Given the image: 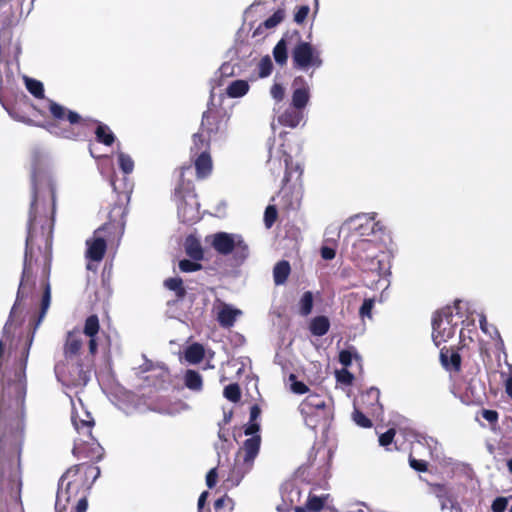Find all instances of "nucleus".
I'll list each match as a JSON object with an SVG mask.
<instances>
[{
	"label": "nucleus",
	"instance_id": "bb28decb",
	"mask_svg": "<svg viewBox=\"0 0 512 512\" xmlns=\"http://www.w3.org/2000/svg\"><path fill=\"white\" fill-rule=\"evenodd\" d=\"M330 328V321L326 316H316L311 320L310 332L314 336L321 337L325 335Z\"/></svg>",
	"mask_w": 512,
	"mask_h": 512
},
{
	"label": "nucleus",
	"instance_id": "39448f33",
	"mask_svg": "<svg viewBox=\"0 0 512 512\" xmlns=\"http://www.w3.org/2000/svg\"><path fill=\"white\" fill-rule=\"evenodd\" d=\"M468 311V302L456 300L452 306H446L435 313L432 319V339L436 346L455 335L458 325L465 322V313Z\"/></svg>",
	"mask_w": 512,
	"mask_h": 512
},
{
	"label": "nucleus",
	"instance_id": "603ef678",
	"mask_svg": "<svg viewBox=\"0 0 512 512\" xmlns=\"http://www.w3.org/2000/svg\"><path fill=\"white\" fill-rule=\"evenodd\" d=\"M418 442L420 444L427 446L428 449L430 450L431 455H433L434 453L436 455H438L439 443L435 438H433L431 436H420V438L418 439Z\"/></svg>",
	"mask_w": 512,
	"mask_h": 512
},
{
	"label": "nucleus",
	"instance_id": "680f3d73",
	"mask_svg": "<svg viewBox=\"0 0 512 512\" xmlns=\"http://www.w3.org/2000/svg\"><path fill=\"white\" fill-rule=\"evenodd\" d=\"M508 500L505 497H497L492 505L491 509L493 512H504L507 508Z\"/></svg>",
	"mask_w": 512,
	"mask_h": 512
},
{
	"label": "nucleus",
	"instance_id": "0eeeda50",
	"mask_svg": "<svg viewBox=\"0 0 512 512\" xmlns=\"http://www.w3.org/2000/svg\"><path fill=\"white\" fill-rule=\"evenodd\" d=\"M261 444V437L254 436L244 441L242 452H239L233 467L225 479L226 487H236L253 468Z\"/></svg>",
	"mask_w": 512,
	"mask_h": 512
},
{
	"label": "nucleus",
	"instance_id": "338daca9",
	"mask_svg": "<svg viewBox=\"0 0 512 512\" xmlns=\"http://www.w3.org/2000/svg\"><path fill=\"white\" fill-rule=\"evenodd\" d=\"M217 478H218L217 468L214 467V468L210 469L206 475V484H207L208 488L211 489L216 485Z\"/></svg>",
	"mask_w": 512,
	"mask_h": 512
},
{
	"label": "nucleus",
	"instance_id": "4c0bfd02",
	"mask_svg": "<svg viewBox=\"0 0 512 512\" xmlns=\"http://www.w3.org/2000/svg\"><path fill=\"white\" fill-rule=\"evenodd\" d=\"M99 319L97 315H90L87 317L84 325V330L81 332L85 338L87 337H95L99 331Z\"/></svg>",
	"mask_w": 512,
	"mask_h": 512
},
{
	"label": "nucleus",
	"instance_id": "6ab92c4d",
	"mask_svg": "<svg viewBox=\"0 0 512 512\" xmlns=\"http://www.w3.org/2000/svg\"><path fill=\"white\" fill-rule=\"evenodd\" d=\"M87 339L80 331H71L67 334L65 345H64V355L67 359H72L75 356L79 355L80 350L83 347L84 342Z\"/></svg>",
	"mask_w": 512,
	"mask_h": 512
},
{
	"label": "nucleus",
	"instance_id": "f704fd0d",
	"mask_svg": "<svg viewBox=\"0 0 512 512\" xmlns=\"http://www.w3.org/2000/svg\"><path fill=\"white\" fill-rule=\"evenodd\" d=\"M164 286L174 291L178 299H182L186 295V290L183 287V281L180 277L168 278L164 281Z\"/></svg>",
	"mask_w": 512,
	"mask_h": 512
},
{
	"label": "nucleus",
	"instance_id": "4468645a",
	"mask_svg": "<svg viewBox=\"0 0 512 512\" xmlns=\"http://www.w3.org/2000/svg\"><path fill=\"white\" fill-rule=\"evenodd\" d=\"M87 419H77L72 416V423L76 431L82 435L83 438H79L75 441L73 454L79 456L82 453V443L89 444L90 441L94 443V438L92 436V427L94 425V420L90 416L89 413L86 414Z\"/></svg>",
	"mask_w": 512,
	"mask_h": 512
},
{
	"label": "nucleus",
	"instance_id": "5701e85b",
	"mask_svg": "<svg viewBox=\"0 0 512 512\" xmlns=\"http://www.w3.org/2000/svg\"><path fill=\"white\" fill-rule=\"evenodd\" d=\"M195 170L198 178L207 177L212 171V160L208 151H201L196 155Z\"/></svg>",
	"mask_w": 512,
	"mask_h": 512
},
{
	"label": "nucleus",
	"instance_id": "f3484780",
	"mask_svg": "<svg viewBox=\"0 0 512 512\" xmlns=\"http://www.w3.org/2000/svg\"><path fill=\"white\" fill-rule=\"evenodd\" d=\"M226 124L218 118V116L211 109H208L203 113L201 122V131L206 133L211 139L217 134H223L225 132Z\"/></svg>",
	"mask_w": 512,
	"mask_h": 512
},
{
	"label": "nucleus",
	"instance_id": "864d4df0",
	"mask_svg": "<svg viewBox=\"0 0 512 512\" xmlns=\"http://www.w3.org/2000/svg\"><path fill=\"white\" fill-rule=\"evenodd\" d=\"M353 358H358V355L352 350L346 349L339 353V362L344 366V368H347L352 364Z\"/></svg>",
	"mask_w": 512,
	"mask_h": 512
},
{
	"label": "nucleus",
	"instance_id": "2f4dec72",
	"mask_svg": "<svg viewBox=\"0 0 512 512\" xmlns=\"http://www.w3.org/2000/svg\"><path fill=\"white\" fill-rule=\"evenodd\" d=\"M204 357V348L199 343H193L185 350V359L190 364H197L201 362Z\"/></svg>",
	"mask_w": 512,
	"mask_h": 512
},
{
	"label": "nucleus",
	"instance_id": "69168bd1",
	"mask_svg": "<svg viewBox=\"0 0 512 512\" xmlns=\"http://www.w3.org/2000/svg\"><path fill=\"white\" fill-rule=\"evenodd\" d=\"M228 442H219L215 444V450L218 455V466H221L222 463V454L226 455L228 452Z\"/></svg>",
	"mask_w": 512,
	"mask_h": 512
},
{
	"label": "nucleus",
	"instance_id": "a18cd8bd",
	"mask_svg": "<svg viewBox=\"0 0 512 512\" xmlns=\"http://www.w3.org/2000/svg\"><path fill=\"white\" fill-rule=\"evenodd\" d=\"M12 39V30L9 25H3L0 30V53H4Z\"/></svg>",
	"mask_w": 512,
	"mask_h": 512
},
{
	"label": "nucleus",
	"instance_id": "ea45409f",
	"mask_svg": "<svg viewBox=\"0 0 512 512\" xmlns=\"http://www.w3.org/2000/svg\"><path fill=\"white\" fill-rule=\"evenodd\" d=\"M234 501L228 496H222L214 502L215 512H233Z\"/></svg>",
	"mask_w": 512,
	"mask_h": 512
},
{
	"label": "nucleus",
	"instance_id": "aec40b11",
	"mask_svg": "<svg viewBox=\"0 0 512 512\" xmlns=\"http://www.w3.org/2000/svg\"><path fill=\"white\" fill-rule=\"evenodd\" d=\"M18 75L15 63L0 60V90L12 89Z\"/></svg>",
	"mask_w": 512,
	"mask_h": 512
},
{
	"label": "nucleus",
	"instance_id": "412c9836",
	"mask_svg": "<svg viewBox=\"0 0 512 512\" xmlns=\"http://www.w3.org/2000/svg\"><path fill=\"white\" fill-rule=\"evenodd\" d=\"M432 492L435 494L437 499L439 500L441 510L446 509H454L456 507V502L452 498L450 489L443 484H433L431 485Z\"/></svg>",
	"mask_w": 512,
	"mask_h": 512
},
{
	"label": "nucleus",
	"instance_id": "e2e57ef3",
	"mask_svg": "<svg viewBox=\"0 0 512 512\" xmlns=\"http://www.w3.org/2000/svg\"><path fill=\"white\" fill-rule=\"evenodd\" d=\"M409 464L411 468L419 472H425L427 470V462L424 460H417L413 457H409Z\"/></svg>",
	"mask_w": 512,
	"mask_h": 512
},
{
	"label": "nucleus",
	"instance_id": "c85d7f7f",
	"mask_svg": "<svg viewBox=\"0 0 512 512\" xmlns=\"http://www.w3.org/2000/svg\"><path fill=\"white\" fill-rule=\"evenodd\" d=\"M380 390L376 387H371L361 396L363 404H369L372 407V413L375 414L378 410H382L379 403Z\"/></svg>",
	"mask_w": 512,
	"mask_h": 512
},
{
	"label": "nucleus",
	"instance_id": "c9c22d12",
	"mask_svg": "<svg viewBox=\"0 0 512 512\" xmlns=\"http://www.w3.org/2000/svg\"><path fill=\"white\" fill-rule=\"evenodd\" d=\"M24 81L27 90L36 98L43 99L44 98V86L43 83L39 80L29 78L24 76Z\"/></svg>",
	"mask_w": 512,
	"mask_h": 512
},
{
	"label": "nucleus",
	"instance_id": "f257e3e1",
	"mask_svg": "<svg viewBox=\"0 0 512 512\" xmlns=\"http://www.w3.org/2000/svg\"><path fill=\"white\" fill-rule=\"evenodd\" d=\"M30 166L32 200L29 211L23 270L15 303L3 327V338L5 341H8L10 338L14 318L21 301L27 298L35 287L34 267L38 266V259L34 258L35 249L42 254L43 272L49 274L50 270L49 261L56 197L55 185L49 169L50 158L48 153L42 148H33Z\"/></svg>",
	"mask_w": 512,
	"mask_h": 512
},
{
	"label": "nucleus",
	"instance_id": "c03bdc74",
	"mask_svg": "<svg viewBox=\"0 0 512 512\" xmlns=\"http://www.w3.org/2000/svg\"><path fill=\"white\" fill-rule=\"evenodd\" d=\"M224 397L231 402H238L241 398V391L238 384H229L224 388Z\"/></svg>",
	"mask_w": 512,
	"mask_h": 512
},
{
	"label": "nucleus",
	"instance_id": "4be33fe9",
	"mask_svg": "<svg viewBox=\"0 0 512 512\" xmlns=\"http://www.w3.org/2000/svg\"><path fill=\"white\" fill-rule=\"evenodd\" d=\"M241 314V310L233 308L231 305L224 304L218 312L217 320L222 327L229 328L234 325L236 318Z\"/></svg>",
	"mask_w": 512,
	"mask_h": 512
},
{
	"label": "nucleus",
	"instance_id": "7ed1b4c3",
	"mask_svg": "<svg viewBox=\"0 0 512 512\" xmlns=\"http://www.w3.org/2000/svg\"><path fill=\"white\" fill-rule=\"evenodd\" d=\"M283 133L279 134V138L269 139L267 142L269 158L267 165L274 176H279L284 172L283 182L285 185L279 192L278 197L281 199L282 206L286 210H295L300 205L301 193L299 190L291 191L287 186L290 181H298L302 175V168L299 163H295L292 157L284 148Z\"/></svg>",
	"mask_w": 512,
	"mask_h": 512
},
{
	"label": "nucleus",
	"instance_id": "9b49d317",
	"mask_svg": "<svg viewBox=\"0 0 512 512\" xmlns=\"http://www.w3.org/2000/svg\"><path fill=\"white\" fill-rule=\"evenodd\" d=\"M293 67L299 71L308 72L311 68L318 69L323 65L321 51L310 42L299 41L292 50Z\"/></svg>",
	"mask_w": 512,
	"mask_h": 512
},
{
	"label": "nucleus",
	"instance_id": "ddd939ff",
	"mask_svg": "<svg viewBox=\"0 0 512 512\" xmlns=\"http://www.w3.org/2000/svg\"><path fill=\"white\" fill-rule=\"evenodd\" d=\"M385 253H375L371 256H365L362 260L356 262V265L362 270L367 272L376 273L380 278L390 275V264L386 260Z\"/></svg>",
	"mask_w": 512,
	"mask_h": 512
},
{
	"label": "nucleus",
	"instance_id": "6e6d98bb",
	"mask_svg": "<svg viewBox=\"0 0 512 512\" xmlns=\"http://www.w3.org/2000/svg\"><path fill=\"white\" fill-rule=\"evenodd\" d=\"M270 94L275 101L281 102L285 96V89L282 84L274 83L270 89Z\"/></svg>",
	"mask_w": 512,
	"mask_h": 512
},
{
	"label": "nucleus",
	"instance_id": "f8f14e48",
	"mask_svg": "<svg viewBox=\"0 0 512 512\" xmlns=\"http://www.w3.org/2000/svg\"><path fill=\"white\" fill-rule=\"evenodd\" d=\"M377 213H362L357 214L350 218L351 222H358L355 227L360 238H370L382 240V235L385 233V227L379 221H376Z\"/></svg>",
	"mask_w": 512,
	"mask_h": 512
},
{
	"label": "nucleus",
	"instance_id": "f03ea898",
	"mask_svg": "<svg viewBox=\"0 0 512 512\" xmlns=\"http://www.w3.org/2000/svg\"><path fill=\"white\" fill-rule=\"evenodd\" d=\"M25 401H0V512H23L20 455Z\"/></svg>",
	"mask_w": 512,
	"mask_h": 512
},
{
	"label": "nucleus",
	"instance_id": "0e129e2a",
	"mask_svg": "<svg viewBox=\"0 0 512 512\" xmlns=\"http://www.w3.org/2000/svg\"><path fill=\"white\" fill-rule=\"evenodd\" d=\"M259 430L260 424L258 422L249 421V423L245 427L244 433L245 435H251V437L260 436L258 434Z\"/></svg>",
	"mask_w": 512,
	"mask_h": 512
},
{
	"label": "nucleus",
	"instance_id": "37998d69",
	"mask_svg": "<svg viewBox=\"0 0 512 512\" xmlns=\"http://www.w3.org/2000/svg\"><path fill=\"white\" fill-rule=\"evenodd\" d=\"M479 323L481 330L489 335L491 338H500V333L498 329L487 322L486 316L484 314H480L479 316Z\"/></svg>",
	"mask_w": 512,
	"mask_h": 512
},
{
	"label": "nucleus",
	"instance_id": "9d476101",
	"mask_svg": "<svg viewBox=\"0 0 512 512\" xmlns=\"http://www.w3.org/2000/svg\"><path fill=\"white\" fill-rule=\"evenodd\" d=\"M78 472L79 465H74L59 479L55 502L56 512H66L70 500L78 495L81 485L77 479Z\"/></svg>",
	"mask_w": 512,
	"mask_h": 512
},
{
	"label": "nucleus",
	"instance_id": "a878e982",
	"mask_svg": "<svg viewBox=\"0 0 512 512\" xmlns=\"http://www.w3.org/2000/svg\"><path fill=\"white\" fill-rule=\"evenodd\" d=\"M290 263L286 260L279 261L273 268V278L276 285H283L290 274Z\"/></svg>",
	"mask_w": 512,
	"mask_h": 512
},
{
	"label": "nucleus",
	"instance_id": "473e14b6",
	"mask_svg": "<svg viewBox=\"0 0 512 512\" xmlns=\"http://www.w3.org/2000/svg\"><path fill=\"white\" fill-rule=\"evenodd\" d=\"M210 139L206 138L204 132L200 131L193 135V145L191 146V153L197 155L205 150L209 152Z\"/></svg>",
	"mask_w": 512,
	"mask_h": 512
},
{
	"label": "nucleus",
	"instance_id": "de8ad7c7",
	"mask_svg": "<svg viewBox=\"0 0 512 512\" xmlns=\"http://www.w3.org/2000/svg\"><path fill=\"white\" fill-rule=\"evenodd\" d=\"M273 63L267 55L263 57L258 64V73L261 78L268 77L272 73Z\"/></svg>",
	"mask_w": 512,
	"mask_h": 512
},
{
	"label": "nucleus",
	"instance_id": "dca6fc26",
	"mask_svg": "<svg viewBox=\"0 0 512 512\" xmlns=\"http://www.w3.org/2000/svg\"><path fill=\"white\" fill-rule=\"evenodd\" d=\"M379 241L378 239L370 238H359L356 240L351 251L353 261L356 263L365 258V256H371L379 252V247L377 246Z\"/></svg>",
	"mask_w": 512,
	"mask_h": 512
},
{
	"label": "nucleus",
	"instance_id": "423d86ee",
	"mask_svg": "<svg viewBox=\"0 0 512 512\" xmlns=\"http://www.w3.org/2000/svg\"><path fill=\"white\" fill-rule=\"evenodd\" d=\"M191 166H183L180 169V180L174 190L173 200L177 206L179 220L185 224H193L200 220V204L190 180H185V174L191 173Z\"/></svg>",
	"mask_w": 512,
	"mask_h": 512
},
{
	"label": "nucleus",
	"instance_id": "49530a36",
	"mask_svg": "<svg viewBox=\"0 0 512 512\" xmlns=\"http://www.w3.org/2000/svg\"><path fill=\"white\" fill-rule=\"evenodd\" d=\"M353 421L362 428H370L372 426L371 420L356 406L354 407V411L352 413Z\"/></svg>",
	"mask_w": 512,
	"mask_h": 512
},
{
	"label": "nucleus",
	"instance_id": "7c9ffc66",
	"mask_svg": "<svg viewBox=\"0 0 512 512\" xmlns=\"http://www.w3.org/2000/svg\"><path fill=\"white\" fill-rule=\"evenodd\" d=\"M249 91V84L245 80H234L232 81L227 89L226 93L231 98H239L244 96Z\"/></svg>",
	"mask_w": 512,
	"mask_h": 512
},
{
	"label": "nucleus",
	"instance_id": "3c124183",
	"mask_svg": "<svg viewBox=\"0 0 512 512\" xmlns=\"http://www.w3.org/2000/svg\"><path fill=\"white\" fill-rule=\"evenodd\" d=\"M201 267V264H199L195 260L192 261L188 259H183L179 262V269L185 273L198 271L201 269Z\"/></svg>",
	"mask_w": 512,
	"mask_h": 512
},
{
	"label": "nucleus",
	"instance_id": "8fccbe9b",
	"mask_svg": "<svg viewBox=\"0 0 512 512\" xmlns=\"http://www.w3.org/2000/svg\"><path fill=\"white\" fill-rule=\"evenodd\" d=\"M374 299L372 298H367V299H364L360 309H359V315L362 319H364L365 317L371 319L372 318V309L374 307Z\"/></svg>",
	"mask_w": 512,
	"mask_h": 512
},
{
	"label": "nucleus",
	"instance_id": "cd10ccee",
	"mask_svg": "<svg viewBox=\"0 0 512 512\" xmlns=\"http://www.w3.org/2000/svg\"><path fill=\"white\" fill-rule=\"evenodd\" d=\"M184 384L188 389L199 392L203 386L202 376L199 372L188 369L184 375Z\"/></svg>",
	"mask_w": 512,
	"mask_h": 512
},
{
	"label": "nucleus",
	"instance_id": "13d9d810",
	"mask_svg": "<svg viewBox=\"0 0 512 512\" xmlns=\"http://www.w3.org/2000/svg\"><path fill=\"white\" fill-rule=\"evenodd\" d=\"M309 11H310V7L308 5H302V6L298 7V9L294 15V21L297 24H302L305 21V19L307 18Z\"/></svg>",
	"mask_w": 512,
	"mask_h": 512
},
{
	"label": "nucleus",
	"instance_id": "2eb2a0df",
	"mask_svg": "<svg viewBox=\"0 0 512 512\" xmlns=\"http://www.w3.org/2000/svg\"><path fill=\"white\" fill-rule=\"evenodd\" d=\"M103 229L104 226L98 228L94 232L93 238L86 240V258L91 261L100 262L105 255L107 243L104 237L100 235Z\"/></svg>",
	"mask_w": 512,
	"mask_h": 512
},
{
	"label": "nucleus",
	"instance_id": "5fc2aeb1",
	"mask_svg": "<svg viewBox=\"0 0 512 512\" xmlns=\"http://www.w3.org/2000/svg\"><path fill=\"white\" fill-rule=\"evenodd\" d=\"M336 379L344 385H350L353 382L354 376L347 368H343L336 371Z\"/></svg>",
	"mask_w": 512,
	"mask_h": 512
},
{
	"label": "nucleus",
	"instance_id": "1a4fd4ad",
	"mask_svg": "<svg viewBox=\"0 0 512 512\" xmlns=\"http://www.w3.org/2000/svg\"><path fill=\"white\" fill-rule=\"evenodd\" d=\"M211 245L221 255L233 254L234 260L242 264L250 254L249 246L242 235L237 233L217 232L212 235Z\"/></svg>",
	"mask_w": 512,
	"mask_h": 512
},
{
	"label": "nucleus",
	"instance_id": "4d7b16f0",
	"mask_svg": "<svg viewBox=\"0 0 512 512\" xmlns=\"http://www.w3.org/2000/svg\"><path fill=\"white\" fill-rule=\"evenodd\" d=\"M80 136V133L76 131V129L72 126H63L61 128L60 136L61 138L76 140Z\"/></svg>",
	"mask_w": 512,
	"mask_h": 512
},
{
	"label": "nucleus",
	"instance_id": "79ce46f5",
	"mask_svg": "<svg viewBox=\"0 0 512 512\" xmlns=\"http://www.w3.org/2000/svg\"><path fill=\"white\" fill-rule=\"evenodd\" d=\"M118 164L120 169L125 174H130L133 172L134 169V161L133 159L124 152L118 153Z\"/></svg>",
	"mask_w": 512,
	"mask_h": 512
},
{
	"label": "nucleus",
	"instance_id": "a211bd4d",
	"mask_svg": "<svg viewBox=\"0 0 512 512\" xmlns=\"http://www.w3.org/2000/svg\"><path fill=\"white\" fill-rule=\"evenodd\" d=\"M47 103H48V109H49L51 115L55 119H57V120L67 119L71 125L82 124L84 122V120L82 119L80 114H78L77 112L68 110L64 106H62L52 100H47Z\"/></svg>",
	"mask_w": 512,
	"mask_h": 512
},
{
	"label": "nucleus",
	"instance_id": "393cba45",
	"mask_svg": "<svg viewBox=\"0 0 512 512\" xmlns=\"http://www.w3.org/2000/svg\"><path fill=\"white\" fill-rule=\"evenodd\" d=\"M327 496H317L310 494L304 506H296L295 512H319L325 504Z\"/></svg>",
	"mask_w": 512,
	"mask_h": 512
},
{
	"label": "nucleus",
	"instance_id": "09e8293b",
	"mask_svg": "<svg viewBox=\"0 0 512 512\" xmlns=\"http://www.w3.org/2000/svg\"><path fill=\"white\" fill-rule=\"evenodd\" d=\"M277 218V209L274 205H268L264 212V224L266 228H271Z\"/></svg>",
	"mask_w": 512,
	"mask_h": 512
},
{
	"label": "nucleus",
	"instance_id": "c756f323",
	"mask_svg": "<svg viewBox=\"0 0 512 512\" xmlns=\"http://www.w3.org/2000/svg\"><path fill=\"white\" fill-rule=\"evenodd\" d=\"M96 140L106 146H110L115 141V135L111 129L103 123H98L95 130Z\"/></svg>",
	"mask_w": 512,
	"mask_h": 512
},
{
	"label": "nucleus",
	"instance_id": "052dcab7",
	"mask_svg": "<svg viewBox=\"0 0 512 512\" xmlns=\"http://www.w3.org/2000/svg\"><path fill=\"white\" fill-rule=\"evenodd\" d=\"M395 430L393 428L388 429L385 433L379 436V444L383 447L390 445L394 439Z\"/></svg>",
	"mask_w": 512,
	"mask_h": 512
},
{
	"label": "nucleus",
	"instance_id": "20e7f679",
	"mask_svg": "<svg viewBox=\"0 0 512 512\" xmlns=\"http://www.w3.org/2000/svg\"><path fill=\"white\" fill-rule=\"evenodd\" d=\"M292 95L289 106L277 117L279 125L295 129L304 126L307 120L306 107L311 99V86L303 76L292 81Z\"/></svg>",
	"mask_w": 512,
	"mask_h": 512
},
{
	"label": "nucleus",
	"instance_id": "b1692460",
	"mask_svg": "<svg viewBox=\"0 0 512 512\" xmlns=\"http://www.w3.org/2000/svg\"><path fill=\"white\" fill-rule=\"evenodd\" d=\"M441 364L449 371H459L461 367V357L458 352L444 350L440 352Z\"/></svg>",
	"mask_w": 512,
	"mask_h": 512
},
{
	"label": "nucleus",
	"instance_id": "774afa93",
	"mask_svg": "<svg viewBox=\"0 0 512 512\" xmlns=\"http://www.w3.org/2000/svg\"><path fill=\"white\" fill-rule=\"evenodd\" d=\"M45 128L46 130L54 135V136H57L59 137L60 136V132H61V128H62V125L60 123H57V122H48L46 125H45Z\"/></svg>",
	"mask_w": 512,
	"mask_h": 512
},
{
	"label": "nucleus",
	"instance_id": "e433bc0d",
	"mask_svg": "<svg viewBox=\"0 0 512 512\" xmlns=\"http://www.w3.org/2000/svg\"><path fill=\"white\" fill-rule=\"evenodd\" d=\"M186 254L195 261L203 258V250L200 243L194 239H187L185 244Z\"/></svg>",
	"mask_w": 512,
	"mask_h": 512
},
{
	"label": "nucleus",
	"instance_id": "72a5a7b5",
	"mask_svg": "<svg viewBox=\"0 0 512 512\" xmlns=\"http://www.w3.org/2000/svg\"><path fill=\"white\" fill-rule=\"evenodd\" d=\"M273 57L275 62L280 66H283L287 63L288 52L285 38H281L273 48Z\"/></svg>",
	"mask_w": 512,
	"mask_h": 512
},
{
	"label": "nucleus",
	"instance_id": "58836bf2",
	"mask_svg": "<svg viewBox=\"0 0 512 512\" xmlns=\"http://www.w3.org/2000/svg\"><path fill=\"white\" fill-rule=\"evenodd\" d=\"M299 313L302 316H307L311 313L313 308V294L310 291H306L299 301Z\"/></svg>",
	"mask_w": 512,
	"mask_h": 512
},
{
	"label": "nucleus",
	"instance_id": "6e6552de",
	"mask_svg": "<svg viewBox=\"0 0 512 512\" xmlns=\"http://www.w3.org/2000/svg\"><path fill=\"white\" fill-rule=\"evenodd\" d=\"M305 424L311 429L327 426L332 417L331 399L319 394H309L299 405Z\"/></svg>",
	"mask_w": 512,
	"mask_h": 512
},
{
	"label": "nucleus",
	"instance_id": "a19ab883",
	"mask_svg": "<svg viewBox=\"0 0 512 512\" xmlns=\"http://www.w3.org/2000/svg\"><path fill=\"white\" fill-rule=\"evenodd\" d=\"M284 17H285V10L278 9L263 22V26L265 29L275 28L277 25H279L284 20Z\"/></svg>",
	"mask_w": 512,
	"mask_h": 512
},
{
	"label": "nucleus",
	"instance_id": "bf43d9fd",
	"mask_svg": "<svg viewBox=\"0 0 512 512\" xmlns=\"http://www.w3.org/2000/svg\"><path fill=\"white\" fill-rule=\"evenodd\" d=\"M290 380L292 381L291 390L295 394H304L308 391L306 384L301 381H297L294 375H290Z\"/></svg>",
	"mask_w": 512,
	"mask_h": 512
}]
</instances>
